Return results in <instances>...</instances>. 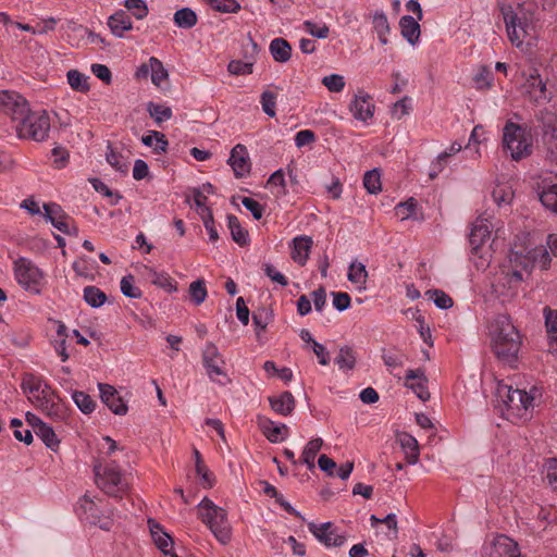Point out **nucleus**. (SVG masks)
<instances>
[{
    "mask_svg": "<svg viewBox=\"0 0 557 557\" xmlns=\"http://www.w3.org/2000/svg\"><path fill=\"white\" fill-rule=\"evenodd\" d=\"M372 25H373V30L375 32V34L379 38V41L382 45H387L388 44L387 36L391 32V27H389L387 16L385 15V13L382 11H376L372 17Z\"/></svg>",
    "mask_w": 557,
    "mask_h": 557,
    "instance_id": "nucleus-33",
    "label": "nucleus"
},
{
    "mask_svg": "<svg viewBox=\"0 0 557 557\" xmlns=\"http://www.w3.org/2000/svg\"><path fill=\"white\" fill-rule=\"evenodd\" d=\"M309 530L315 539L326 547H338L344 545L346 542V536L339 533L331 522L321 524L310 523Z\"/></svg>",
    "mask_w": 557,
    "mask_h": 557,
    "instance_id": "nucleus-16",
    "label": "nucleus"
},
{
    "mask_svg": "<svg viewBox=\"0 0 557 557\" xmlns=\"http://www.w3.org/2000/svg\"><path fill=\"white\" fill-rule=\"evenodd\" d=\"M14 275L17 283L25 289L39 293L44 273L30 260L26 258L15 260Z\"/></svg>",
    "mask_w": 557,
    "mask_h": 557,
    "instance_id": "nucleus-13",
    "label": "nucleus"
},
{
    "mask_svg": "<svg viewBox=\"0 0 557 557\" xmlns=\"http://www.w3.org/2000/svg\"><path fill=\"white\" fill-rule=\"evenodd\" d=\"M197 509L198 517L210 529L215 539L222 544H227L231 541V525L226 511L208 497H205L197 505Z\"/></svg>",
    "mask_w": 557,
    "mask_h": 557,
    "instance_id": "nucleus-8",
    "label": "nucleus"
},
{
    "mask_svg": "<svg viewBox=\"0 0 557 557\" xmlns=\"http://www.w3.org/2000/svg\"><path fill=\"white\" fill-rule=\"evenodd\" d=\"M398 443L405 454L409 465H416L419 461L420 449L419 443L414 436L409 433H400L397 437Z\"/></svg>",
    "mask_w": 557,
    "mask_h": 557,
    "instance_id": "nucleus-28",
    "label": "nucleus"
},
{
    "mask_svg": "<svg viewBox=\"0 0 557 557\" xmlns=\"http://www.w3.org/2000/svg\"><path fill=\"white\" fill-rule=\"evenodd\" d=\"M21 386L28 400L42 413L51 419H64L66 412L63 403L41 376L26 374Z\"/></svg>",
    "mask_w": 557,
    "mask_h": 557,
    "instance_id": "nucleus-4",
    "label": "nucleus"
},
{
    "mask_svg": "<svg viewBox=\"0 0 557 557\" xmlns=\"http://www.w3.org/2000/svg\"><path fill=\"white\" fill-rule=\"evenodd\" d=\"M430 300L442 310H446L453 307V299L441 289H430L425 293Z\"/></svg>",
    "mask_w": 557,
    "mask_h": 557,
    "instance_id": "nucleus-51",
    "label": "nucleus"
},
{
    "mask_svg": "<svg viewBox=\"0 0 557 557\" xmlns=\"http://www.w3.org/2000/svg\"><path fill=\"white\" fill-rule=\"evenodd\" d=\"M349 111L356 121L363 125H370L374 116L375 104L369 94L359 90L349 103Z\"/></svg>",
    "mask_w": 557,
    "mask_h": 557,
    "instance_id": "nucleus-14",
    "label": "nucleus"
},
{
    "mask_svg": "<svg viewBox=\"0 0 557 557\" xmlns=\"http://www.w3.org/2000/svg\"><path fill=\"white\" fill-rule=\"evenodd\" d=\"M124 7L137 18L143 20L148 15V7L144 0H125Z\"/></svg>",
    "mask_w": 557,
    "mask_h": 557,
    "instance_id": "nucleus-57",
    "label": "nucleus"
},
{
    "mask_svg": "<svg viewBox=\"0 0 557 557\" xmlns=\"http://www.w3.org/2000/svg\"><path fill=\"white\" fill-rule=\"evenodd\" d=\"M106 159L114 170L123 174L127 173L129 161L128 158L124 157L122 153L116 152L112 148L108 147Z\"/></svg>",
    "mask_w": 557,
    "mask_h": 557,
    "instance_id": "nucleus-47",
    "label": "nucleus"
},
{
    "mask_svg": "<svg viewBox=\"0 0 557 557\" xmlns=\"http://www.w3.org/2000/svg\"><path fill=\"white\" fill-rule=\"evenodd\" d=\"M98 389L102 403L117 416H125L128 411V400L124 398L112 385L99 383Z\"/></svg>",
    "mask_w": 557,
    "mask_h": 557,
    "instance_id": "nucleus-17",
    "label": "nucleus"
},
{
    "mask_svg": "<svg viewBox=\"0 0 557 557\" xmlns=\"http://www.w3.org/2000/svg\"><path fill=\"white\" fill-rule=\"evenodd\" d=\"M492 197L499 207L510 205L513 198L512 186L509 183L497 184L492 191Z\"/></svg>",
    "mask_w": 557,
    "mask_h": 557,
    "instance_id": "nucleus-39",
    "label": "nucleus"
},
{
    "mask_svg": "<svg viewBox=\"0 0 557 557\" xmlns=\"http://www.w3.org/2000/svg\"><path fill=\"white\" fill-rule=\"evenodd\" d=\"M150 77L152 84L157 87H162V85L169 79L168 70L156 57L150 58Z\"/></svg>",
    "mask_w": 557,
    "mask_h": 557,
    "instance_id": "nucleus-38",
    "label": "nucleus"
},
{
    "mask_svg": "<svg viewBox=\"0 0 557 557\" xmlns=\"http://www.w3.org/2000/svg\"><path fill=\"white\" fill-rule=\"evenodd\" d=\"M491 348L496 358L515 367L522 345V336L507 314H497L488 324Z\"/></svg>",
    "mask_w": 557,
    "mask_h": 557,
    "instance_id": "nucleus-3",
    "label": "nucleus"
},
{
    "mask_svg": "<svg viewBox=\"0 0 557 557\" xmlns=\"http://www.w3.org/2000/svg\"><path fill=\"white\" fill-rule=\"evenodd\" d=\"M120 288L125 297L138 299L141 297V290L135 285V277L131 274L122 277Z\"/></svg>",
    "mask_w": 557,
    "mask_h": 557,
    "instance_id": "nucleus-50",
    "label": "nucleus"
},
{
    "mask_svg": "<svg viewBox=\"0 0 557 557\" xmlns=\"http://www.w3.org/2000/svg\"><path fill=\"white\" fill-rule=\"evenodd\" d=\"M228 164L237 177H244L250 172L251 163L247 148L237 144L231 151Z\"/></svg>",
    "mask_w": 557,
    "mask_h": 557,
    "instance_id": "nucleus-22",
    "label": "nucleus"
},
{
    "mask_svg": "<svg viewBox=\"0 0 557 557\" xmlns=\"http://www.w3.org/2000/svg\"><path fill=\"white\" fill-rule=\"evenodd\" d=\"M148 112L157 123H162L172 117L171 108L161 104H156L152 102L148 104Z\"/></svg>",
    "mask_w": 557,
    "mask_h": 557,
    "instance_id": "nucleus-56",
    "label": "nucleus"
},
{
    "mask_svg": "<svg viewBox=\"0 0 557 557\" xmlns=\"http://www.w3.org/2000/svg\"><path fill=\"white\" fill-rule=\"evenodd\" d=\"M258 425L262 432V434L271 442V443H281L285 438H287L289 434V429L284 423H276L267 418H258Z\"/></svg>",
    "mask_w": 557,
    "mask_h": 557,
    "instance_id": "nucleus-23",
    "label": "nucleus"
},
{
    "mask_svg": "<svg viewBox=\"0 0 557 557\" xmlns=\"http://www.w3.org/2000/svg\"><path fill=\"white\" fill-rule=\"evenodd\" d=\"M490 557H522L518 544L506 535H498L494 539Z\"/></svg>",
    "mask_w": 557,
    "mask_h": 557,
    "instance_id": "nucleus-24",
    "label": "nucleus"
},
{
    "mask_svg": "<svg viewBox=\"0 0 557 557\" xmlns=\"http://www.w3.org/2000/svg\"><path fill=\"white\" fill-rule=\"evenodd\" d=\"M323 445V441L320 437L313 438L307 443L301 454V461L307 466L309 470L314 469V459L319 450Z\"/></svg>",
    "mask_w": 557,
    "mask_h": 557,
    "instance_id": "nucleus-36",
    "label": "nucleus"
},
{
    "mask_svg": "<svg viewBox=\"0 0 557 557\" xmlns=\"http://www.w3.org/2000/svg\"><path fill=\"white\" fill-rule=\"evenodd\" d=\"M399 27L401 36L412 46L420 39V25L413 16L405 15L400 17Z\"/></svg>",
    "mask_w": 557,
    "mask_h": 557,
    "instance_id": "nucleus-31",
    "label": "nucleus"
},
{
    "mask_svg": "<svg viewBox=\"0 0 557 557\" xmlns=\"http://www.w3.org/2000/svg\"><path fill=\"white\" fill-rule=\"evenodd\" d=\"M174 23L180 28H191L197 23L196 13L189 8H183L174 13Z\"/></svg>",
    "mask_w": 557,
    "mask_h": 557,
    "instance_id": "nucleus-41",
    "label": "nucleus"
},
{
    "mask_svg": "<svg viewBox=\"0 0 557 557\" xmlns=\"http://www.w3.org/2000/svg\"><path fill=\"white\" fill-rule=\"evenodd\" d=\"M17 125V134L21 138L44 141L48 138L50 132V117L44 110L28 112L21 116Z\"/></svg>",
    "mask_w": 557,
    "mask_h": 557,
    "instance_id": "nucleus-10",
    "label": "nucleus"
},
{
    "mask_svg": "<svg viewBox=\"0 0 557 557\" xmlns=\"http://www.w3.org/2000/svg\"><path fill=\"white\" fill-rule=\"evenodd\" d=\"M44 215L57 230L64 234H71V219L64 213L62 208L55 202L44 205ZM75 230V227H73Z\"/></svg>",
    "mask_w": 557,
    "mask_h": 557,
    "instance_id": "nucleus-19",
    "label": "nucleus"
},
{
    "mask_svg": "<svg viewBox=\"0 0 557 557\" xmlns=\"http://www.w3.org/2000/svg\"><path fill=\"white\" fill-rule=\"evenodd\" d=\"M202 364L211 382L226 385L230 377L225 371V360L215 344L208 342L202 349Z\"/></svg>",
    "mask_w": 557,
    "mask_h": 557,
    "instance_id": "nucleus-12",
    "label": "nucleus"
},
{
    "mask_svg": "<svg viewBox=\"0 0 557 557\" xmlns=\"http://www.w3.org/2000/svg\"><path fill=\"white\" fill-rule=\"evenodd\" d=\"M102 457L100 461L116 459V463H127V451L124 447L117 445V443L110 436H104L101 444Z\"/></svg>",
    "mask_w": 557,
    "mask_h": 557,
    "instance_id": "nucleus-27",
    "label": "nucleus"
},
{
    "mask_svg": "<svg viewBox=\"0 0 557 557\" xmlns=\"http://www.w3.org/2000/svg\"><path fill=\"white\" fill-rule=\"evenodd\" d=\"M347 278L358 290H364L368 280L366 265L362 262L352 261L348 267Z\"/></svg>",
    "mask_w": 557,
    "mask_h": 557,
    "instance_id": "nucleus-32",
    "label": "nucleus"
},
{
    "mask_svg": "<svg viewBox=\"0 0 557 557\" xmlns=\"http://www.w3.org/2000/svg\"><path fill=\"white\" fill-rule=\"evenodd\" d=\"M101 502L102 499L100 498L96 502L95 497H91L90 494L86 493L78 499L75 511L82 521L92 525H98L103 530H109L111 527V518L110 516L104 515L103 510L100 508Z\"/></svg>",
    "mask_w": 557,
    "mask_h": 557,
    "instance_id": "nucleus-11",
    "label": "nucleus"
},
{
    "mask_svg": "<svg viewBox=\"0 0 557 557\" xmlns=\"http://www.w3.org/2000/svg\"><path fill=\"white\" fill-rule=\"evenodd\" d=\"M148 525H149L150 535H151V539H152L153 543L164 554V556H166V557H178L173 552L174 543H173V540L170 536V534L166 533L163 530V528L158 522H156L154 520L149 519L148 520Z\"/></svg>",
    "mask_w": 557,
    "mask_h": 557,
    "instance_id": "nucleus-20",
    "label": "nucleus"
},
{
    "mask_svg": "<svg viewBox=\"0 0 557 557\" xmlns=\"http://www.w3.org/2000/svg\"><path fill=\"white\" fill-rule=\"evenodd\" d=\"M67 83L72 89L79 92H87L89 90V77L77 70H70L66 73Z\"/></svg>",
    "mask_w": 557,
    "mask_h": 557,
    "instance_id": "nucleus-42",
    "label": "nucleus"
},
{
    "mask_svg": "<svg viewBox=\"0 0 557 557\" xmlns=\"http://www.w3.org/2000/svg\"><path fill=\"white\" fill-rule=\"evenodd\" d=\"M211 9L223 13H235L240 9L236 0H206Z\"/></svg>",
    "mask_w": 557,
    "mask_h": 557,
    "instance_id": "nucleus-54",
    "label": "nucleus"
},
{
    "mask_svg": "<svg viewBox=\"0 0 557 557\" xmlns=\"http://www.w3.org/2000/svg\"><path fill=\"white\" fill-rule=\"evenodd\" d=\"M189 295L196 305H200L207 297V289L203 281L198 280L189 285Z\"/></svg>",
    "mask_w": 557,
    "mask_h": 557,
    "instance_id": "nucleus-62",
    "label": "nucleus"
},
{
    "mask_svg": "<svg viewBox=\"0 0 557 557\" xmlns=\"http://www.w3.org/2000/svg\"><path fill=\"white\" fill-rule=\"evenodd\" d=\"M461 144L455 141L444 152L440 153L436 161L433 163V172L430 173L431 177H434L441 172L447 163V159L461 150Z\"/></svg>",
    "mask_w": 557,
    "mask_h": 557,
    "instance_id": "nucleus-43",
    "label": "nucleus"
},
{
    "mask_svg": "<svg viewBox=\"0 0 557 557\" xmlns=\"http://www.w3.org/2000/svg\"><path fill=\"white\" fill-rule=\"evenodd\" d=\"M363 186L370 194L375 195L381 191V175L376 169L366 172L363 176Z\"/></svg>",
    "mask_w": 557,
    "mask_h": 557,
    "instance_id": "nucleus-52",
    "label": "nucleus"
},
{
    "mask_svg": "<svg viewBox=\"0 0 557 557\" xmlns=\"http://www.w3.org/2000/svg\"><path fill=\"white\" fill-rule=\"evenodd\" d=\"M549 263V252L544 247L533 249L528 256L512 250L508 262L500 265L493 275L491 282L493 294L504 300L512 297L519 284L530 274L532 267L547 269Z\"/></svg>",
    "mask_w": 557,
    "mask_h": 557,
    "instance_id": "nucleus-1",
    "label": "nucleus"
},
{
    "mask_svg": "<svg viewBox=\"0 0 557 557\" xmlns=\"http://www.w3.org/2000/svg\"><path fill=\"white\" fill-rule=\"evenodd\" d=\"M270 52L276 62L285 63L292 57V47L283 38H275L270 42Z\"/></svg>",
    "mask_w": 557,
    "mask_h": 557,
    "instance_id": "nucleus-34",
    "label": "nucleus"
},
{
    "mask_svg": "<svg viewBox=\"0 0 557 557\" xmlns=\"http://www.w3.org/2000/svg\"><path fill=\"white\" fill-rule=\"evenodd\" d=\"M194 203H195V209H196L197 213L199 214V216L201 218V220H206V219L212 216L211 210L207 206V197L202 193H200V191L195 193Z\"/></svg>",
    "mask_w": 557,
    "mask_h": 557,
    "instance_id": "nucleus-63",
    "label": "nucleus"
},
{
    "mask_svg": "<svg viewBox=\"0 0 557 557\" xmlns=\"http://www.w3.org/2000/svg\"><path fill=\"white\" fill-rule=\"evenodd\" d=\"M0 111L18 120L28 112L26 99L15 91L0 90Z\"/></svg>",
    "mask_w": 557,
    "mask_h": 557,
    "instance_id": "nucleus-15",
    "label": "nucleus"
},
{
    "mask_svg": "<svg viewBox=\"0 0 557 557\" xmlns=\"http://www.w3.org/2000/svg\"><path fill=\"white\" fill-rule=\"evenodd\" d=\"M521 91L535 103L548 101L546 85L536 72L529 75L525 82L521 85Z\"/></svg>",
    "mask_w": 557,
    "mask_h": 557,
    "instance_id": "nucleus-18",
    "label": "nucleus"
},
{
    "mask_svg": "<svg viewBox=\"0 0 557 557\" xmlns=\"http://www.w3.org/2000/svg\"><path fill=\"white\" fill-rule=\"evenodd\" d=\"M313 240L310 236H297L293 238L290 243V257L292 259L298 263L299 265H305L308 258L310 250L312 248Z\"/></svg>",
    "mask_w": 557,
    "mask_h": 557,
    "instance_id": "nucleus-25",
    "label": "nucleus"
},
{
    "mask_svg": "<svg viewBox=\"0 0 557 557\" xmlns=\"http://www.w3.org/2000/svg\"><path fill=\"white\" fill-rule=\"evenodd\" d=\"M35 434L46 444L47 447L54 449L59 445V440L53 431V429L44 423L36 429Z\"/></svg>",
    "mask_w": 557,
    "mask_h": 557,
    "instance_id": "nucleus-48",
    "label": "nucleus"
},
{
    "mask_svg": "<svg viewBox=\"0 0 557 557\" xmlns=\"http://www.w3.org/2000/svg\"><path fill=\"white\" fill-rule=\"evenodd\" d=\"M83 295L85 301L92 308H99L107 301V295L96 286H86Z\"/></svg>",
    "mask_w": 557,
    "mask_h": 557,
    "instance_id": "nucleus-44",
    "label": "nucleus"
},
{
    "mask_svg": "<svg viewBox=\"0 0 557 557\" xmlns=\"http://www.w3.org/2000/svg\"><path fill=\"white\" fill-rule=\"evenodd\" d=\"M503 15L510 42L518 48L523 45L532 46L537 37L533 13L524 7L518 5L516 9L510 7L505 9Z\"/></svg>",
    "mask_w": 557,
    "mask_h": 557,
    "instance_id": "nucleus-6",
    "label": "nucleus"
},
{
    "mask_svg": "<svg viewBox=\"0 0 557 557\" xmlns=\"http://www.w3.org/2000/svg\"><path fill=\"white\" fill-rule=\"evenodd\" d=\"M503 145L515 161L529 157L532 152V137L525 127L508 122L503 129Z\"/></svg>",
    "mask_w": 557,
    "mask_h": 557,
    "instance_id": "nucleus-9",
    "label": "nucleus"
},
{
    "mask_svg": "<svg viewBox=\"0 0 557 557\" xmlns=\"http://www.w3.org/2000/svg\"><path fill=\"white\" fill-rule=\"evenodd\" d=\"M541 395V391L536 386L527 391L520 387L513 388L512 385L505 382H498L496 387L497 405L503 416L513 423L525 422L533 417Z\"/></svg>",
    "mask_w": 557,
    "mask_h": 557,
    "instance_id": "nucleus-2",
    "label": "nucleus"
},
{
    "mask_svg": "<svg viewBox=\"0 0 557 557\" xmlns=\"http://www.w3.org/2000/svg\"><path fill=\"white\" fill-rule=\"evenodd\" d=\"M335 363L343 372L351 371L356 366V354L352 348L348 346L341 347Z\"/></svg>",
    "mask_w": 557,
    "mask_h": 557,
    "instance_id": "nucleus-37",
    "label": "nucleus"
},
{
    "mask_svg": "<svg viewBox=\"0 0 557 557\" xmlns=\"http://www.w3.org/2000/svg\"><path fill=\"white\" fill-rule=\"evenodd\" d=\"M125 463H116V459L99 461L94 467L97 486L109 496L121 497L129 488V473Z\"/></svg>",
    "mask_w": 557,
    "mask_h": 557,
    "instance_id": "nucleus-7",
    "label": "nucleus"
},
{
    "mask_svg": "<svg viewBox=\"0 0 557 557\" xmlns=\"http://www.w3.org/2000/svg\"><path fill=\"white\" fill-rule=\"evenodd\" d=\"M543 475L547 484L557 491V459L549 458L543 465Z\"/></svg>",
    "mask_w": 557,
    "mask_h": 557,
    "instance_id": "nucleus-53",
    "label": "nucleus"
},
{
    "mask_svg": "<svg viewBox=\"0 0 557 557\" xmlns=\"http://www.w3.org/2000/svg\"><path fill=\"white\" fill-rule=\"evenodd\" d=\"M413 320L417 323V330L423 342L432 346L433 342L431 330L430 326L425 323L424 317L419 311H416L413 313Z\"/></svg>",
    "mask_w": 557,
    "mask_h": 557,
    "instance_id": "nucleus-58",
    "label": "nucleus"
},
{
    "mask_svg": "<svg viewBox=\"0 0 557 557\" xmlns=\"http://www.w3.org/2000/svg\"><path fill=\"white\" fill-rule=\"evenodd\" d=\"M544 207L557 213V184H547L540 194Z\"/></svg>",
    "mask_w": 557,
    "mask_h": 557,
    "instance_id": "nucleus-45",
    "label": "nucleus"
},
{
    "mask_svg": "<svg viewBox=\"0 0 557 557\" xmlns=\"http://www.w3.org/2000/svg\"><path fill=\"white\" fill-rule=\"evenodd\" d=\"M72 399L77 408L85 414L91 413L96 409L95 400L85 392H72Z\"/></svg>",
    "mask_w": 557,
    "mask_h": 557,
    "instance_id": "nucleus-46",
    "label": "nucleus"
},
{
    "mask_svg": "<svg viewBox=\"0 0 557 557\" xmlns=\"http://www.w3.org/2000/svg\"><path fill=\"white\" fill-rule=\"evenodd\" d=\"M405 386L411 389L421 400L430 398L428 379L421 369L408 370L405 376Z\"/></svg>",
    "mask_w": 557,
    "mask_h": 557,
    "instance_id": "nucleus-21",
    "label": "nucleus"
},
{
    "mask_svg": "<svg viewBox=\"0 0 557 557\" xmlns=\"http://www.w3.org/2000/svg\"><path fill=\"white\" fill-rule=\"evenodd\" d=\"M227 226L230 228L233 240L239 246L249 244V234L240 225L239 220L235 215H227Z\"/></svg>",
    "mask_w": 557,
    "mask_h": 557,
    "instance_id": "nucleus-35",
    "label": "nucleus"
},
{
    "mask_svg": "<svg viewBox=\"0 0 557 557\" xmlns=\"http://www.w3.org/2000/svg\"><path fill=\"white\" fill-rule=\"evenodd\" d=\"M545 324L550 341L557 345V311L545 309Z\"/></svg>",
    "mask_w": 557,
    "mask_h": 557,
    "instance_id": "nucleus-64",
    "label": "nucleus"
},
{
    "mask_svg": "<svg viewBox=\"0 0 557 557\" xmlns=\"http://www.w3.org/2000/svg\"><path fill=\"white\" fill-rule=\"evenodd\" d=\"M141 270L143 274L146 275L153 285L162 288L166 293H175L177 290V283L169 273L164 271H156L147 265H144Z\"/></svg>",
    "mask_w": 557,
    "mask_h": 557,
    "instance_id": "nucleus-26",
    "label": "nucleus"
},
{
    "mask_svg": "<svg viewBox=\"0 0 557 557\" xmlns=\"http://www.w3.org/2000/svg\"><path fill=\"white\" fill-rule=\"evenodd\" d=\"M271 408L278 414L289 416L296 406V400L290 392H283L280 395L269 397Z\"/></svg>",
    "mask_w": 557,
    "mask_h": 557,
    "instance_id": "nucleus-29",
    "label": "nucleus"
},
{
    "mask_svg": "<svg viewBox=\"0 0 557 557\" xmlns=\"http://www.w3.org/2000/svg\"><path fill=\"white\" fill-rule=\"evenodd\" d=\"M496 228V222L492 214L484 213L472 223L469 234L470 259L480 271H485L493 258V245L491 236Z\"/></svg>",
    "mask_w": 557,
    "mask_h": 557,
    "instance_id": "nucleus-5",
    "label": "nucleus"
},
{
    "mask_svg": "<svg viewBox=\"0 0 557 557\" xmlns=\"http://www.w3.org/2000/svg\"><path fill=\"white\" fill-rule=\"evenodd\" d=\"M302 27L312 37L319 39H324L330 34V28L325 23L315 24L314 22L307 20L302 23Z\"/></svg>",
    "mask_w": 557,
    "mask_h": 557,
    "instance_id": "nucleus-55",
    "label": "nucleus"
},
{
    "mask_svg": "<svg viewBox=\"0 0 557 557\" xmlns=\"http://www.w3.org/2000/svg\"><path fill=\"white\" fill-rule=\"evenodd\" d=\"M411 102V98L409 97L401 98L400 100L394 103L391 111L392 115L397 120H400L404 116L408 115L412 109Z\"/></svg>",
    "mask_w": 557,
    "mask_h": 557,
    "instance_id": "nucleus-59",
    "label": "nucleus"
},
{
    "mask_svg": "<svg viewBox=\"0 0 557 557\" xmlns=\"http://www.w3.org/2000/svg\"><path fill=\"white\" fill-rule=\"evenodd\" d=\"M141 143L152 148L156 152H164L168 148L165 136L157 131H150L141 137Z\"/></svg>",
    "mask_w": 557,
    "mask_h": 557,
    "instance_id": "nucleus-40",
    "label": "nucleus"
},
{
    "mask_svg": "<svg viewBox=\"0 0 557 557\" xmlns=\"http://www.w3.org/2000/svg\"><path fill=\"white\" fill-rule=\"evenodd\" d=\"M417 207H418V202L413 198H410L405 202H399L395 207V214L401 221L414 218L416 212H417Z\"/></svg>",
    "mask_w": 557,
    "mask_h": 557,
    "instance_id": "nucleus-49",
    "label": "nucleus"
},
{
    "mask_svg": "<svg viewBox=\"0 0 557 557\" xmlns=\"http://www.w3.org/2000/svg\"><path fill=\"white\" fill-rule=\"evenodd\" d=\"M108 26L115 37L122 38L133 28V23L125 11L119 10L108 18Z\"/></svg>",
    "mask_w": 557,
    "mask_h": 557,
    "instance_id": "nucleus-30",
    "label": "nucleus"
},
{
    "mask_svg": "<svg viewBox=\"0 0 557 557\" xmlns=\"http://www.w3.org/2000/svg\"><path fill=\"white\" fill-rule=\"evenodd\" d=\"M263 112L270 117L275 116L276 111V95L272 91L265 90L261 94L260 99Z\"/></svg>",
    "mask_w": 557,
    "mask_h": 557,
    "instance_id": "nucleus-60",
    "label": "nucleus"
},
{
    "mask_svg": "<svg viewBox=\"0 0 557 557\" xmlns=\"http://www.w3.org/2000/svg\"><path fill=\"white\" fill-rule=\"evenodd\" d=\"M322 84L331 92H341L345 87V78L339 74H331L322 78Z\"/></svg>",
    "mask_w": 557,
    "mask_h": 557,
    "instance_id": "nucleus-61",
    "label": "nucleus"
}]
</instances>
